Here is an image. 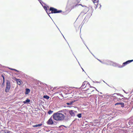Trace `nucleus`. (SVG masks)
I'll list each match as a JSON object with an SVG mask.
<instances>
[{"mask_svg": "<svg viewBox=\"0 0 133 133\" xmlns=\"http://www.w3.org/2000/svg\"><path fill=\"white\" fill-rule=\"evenodd\" d=\"M99 0H93V1L94 3H97Z\"/></svg>", "mask_w": 133, "mask_h": 133, "instance_id": "obj_17", "label": "nucleus"}, {"mask_svg": "<svg viewBox=\"0 0 133 133\" xmlns=\"http://www.w3.org/2000/svg\"><path fill=\"white\" fill-rule=\"evenodd\" d=\"M67 105H69L70 104L69 103H67Z\"/></svg>", "mask_w": 133, "mask_h": 133, "instance_id": "obj_21", "label": "nucleus"}, {"mask_svg": "<svg viewBox=\"0 0 133 133\" xmlns=\"http://www.w3.org/2000/svg\"><path fill=\"white\" fill-rule=\"evenodd\" d=\"M14 71H17V72H18L19 71H18V70H16L15 69V70Z\"/></svg>", "mask_w": 133, "mask_h": 133, "instance_id": "obj_23", "label": "nucleus"}, {"mask_svg": "<svg viewBox=\"0 0 133 133\" xmlns=\"http://www.w3.org/2000/svg\"><path fill=\"white\" fill-rule=\"evenodd\" d=\"M2 77L3 78H3H4V76L3 75H2Z\"/></svg>", "mask_w": 133, "mask_h": 133, "instance_id": "obj_25", "label": "nucleus"}, {"mask_svg": "<svg viewBox=\"0 0 133 133\" xmlns=\"http://www.w3.org/2000/svg\"><path fill=\"white\" fill-rule=\"evenodd\" d=\"M47 123L48 124H49V125H52V124H54V123L52 119V117H51L48 120L47 122Z\"/></svg>", "mask_w": 133, "mask_h": 133, "instance_id": "obj_7", "label": "nucleus"}, {"mask_svg": "<svg viewBox=\"0 0 133 133\" xmlns=\"http://www.w3.org/2000/svg\"><path fill=\"white\" fill-rule=\"evenodd\" d=\"M78 5H81V6H82L83 7V6L81 4H76V5H75V6H76Z\"/></svg>", "mask_w": 133, "mask_h": 133, "instance_id": "obj_18", "label": "nucleus"}, {"mask_svg": "<svg viewBox=\"0 0 133 133\" xmlns=\"http://www.w3.org/2000/svg\"><path fill=\"white\" fill-rule=\"evenodd\" d=\"M42 124L41 123L40 124H36V125H34L32 126L33 127H39L42 126Z\"/></svg>", "mask_w": 133, "mask_h": 133, "instance_id": "obj_12", "label": "nucleus"}, {"mask_svg": "<svg viewBox=\"0 0 133 133\" xmlns=\"http://www.w3.org/2000/svg\"><path fill=\"white\" fill-rule=\"evenodd\" d=\"M90 84L89 82L87 81H84L81 87L82 89H85L86 90L87 87H89Z\"/></svg>", "mask_w": 133, "mask_h": 133, "instance_id": "obj_4", "label": "nucleus"}, {"mask_svg": "<svg viewBox=\"0 0 133 133\" xmlns=\"http://www.w3.org/2000/svg\"><path fill=\"white\" fill-rule=\"evenodd\" d=\"M14 79L16 82L17 84L18 85H20L23 83L22 80L20 79H17L16 78H15Z\"/></svg>", "mask_w": 133, "mask_h": 133, "instance_id": "obj_8", "label": "nucleus"}, {"mask_svg": "<svg viewBox=\"0 0 133 133\" xmlns=\"http://www.w3.org/2000/svg\"><path fill=\"white\" fill-rule=\"evenodd\" d=\"M121 105V107H124V104L123 103H116L115 104V105Z\"/></svg>", "mask_w": 133, "mask_h": 133, "instance_id": "obj_10", "label": "nucleus"}, {"mask_svg": "<svg viewBox=\"0 0 133 133\" xmlns=\"http://www.w3.org/2000/svg\"><path fill=\"white\" fill-rule=\"evenodd\" d=\"M95 89L97 90L96 89L95 87H91L90 85L89 87H87L85 90L87 91V92L88 94H91V93L94 91Z\"/></svg>", "mask_w": 133, "mask_h": 133, "instance_id": "obj_2", "label": "nucleus"}, {"mask_svg": "<svg viewBox=\"0 0 133 133\" xmlns=\"http://www.w3.org/2000/svg\"><path fill=\"white\" fill-rule=\"evenodd\" d=\"M98 60L100 62H101V63H102V61H101V60H99V59H98Z\"/></svg>", "mask_w": 133, "mask_h": 133, "instance_id": "obj_24", "label": "nucleus"}, {"mask_svg": "<svg viewBox=\"0 0 133 133\" xmlns=\"http://www.w3.org/2000/svg\"><path fill=\"white\" fill-rule=\"evenodd\" d=\"M69 113L72 116H75V111L71 110L69 111Z\"/></svg>", "mask_w": 133, "mask_h": 133, "instance_id": "obj_9", "label": "nucleus"}, {"mask_svg": "<svg viewBox=\"0 0 133 133\" xmlns=\"http://www.w3.org/2000/svg\"><path fill=\"white\" fill-rule=\"evenodd\" d=\"M77 116L79 118H81L82 117V114H78Z\"/></svg>", "mask_w": 133, "mask_h": 133, "instance_id": "obj_16", "label": "nucleus"}, {"mask_svg": "<svg viewBox=\"0 0 133 133\" xmlns=\"http://www.w3.org/2000/svg\"><path fill=\"white\" fill-rule=\"evenodd\" d=\"M132 61H133V59L127 61L126 62L123 63L122 65L121 66L119 67L120 68H122L126 65L127 64H128L129 63L132 62Z\"/></svg>", "mask_w": 133, "mask_h": 133, "instance_id": "obj_6", "label": "nucleus"}, {"mask_svg": "<svg viewBox=\"0 0 133 133\" xmlns=\"http://www.w3.org/2000/svg\"><path fill=\"white\" fill-rule=\"evenodd\" d=\"M3 84L4 83V81H5L4 78H3Z\"/></svg>", "mask_w": 133, "mask_h": 133, "instance_id": "obj_19", "label": "nucleus"}, {"mask_svg": "<svg viewBox=\"0 0 133 133\" xmlns=\"http://www.w3.org/2000/svg\"><path fill=\"white\" fill-rule=\"evenodd\" d=\"M63 126L64 127H65L63 125Z\"/></svg>", "mask_w": 133, "mask_h": 133, "instance_id": "obj_26", "label": "nucleus"}, {"mask_svg": "<svg viewBox=\"0 0 133 133\" xmlns=\"http://www.w3.org/2000/svg\"><path fill=\"white\" fill-rule=\"evenodd\" d=\"M30 90L29 88H26L25 90V94H28L30 92Z\"/></svg>", "mask_w": 133, "mask_h": 133, "instance_id": "obj_11", "label": "nucleus"}, {"mask_svg": "<svg viewBox=\"0 0 133 133\" xmlns=\"http://www.w3.org/2000/svg\"><path fill=\"white\" fill-rule=\"evenodd\" d=\"M53 112V111H52L51 110H49L48 111V114H52V113Z\"/></svg>", "mask_w": 133, "mask_h": 133, "instance_id": "obj_15", "label": "nucleus"}, {"mask_svg": "<svg viewBox=\"0 0 133 133\" xmlns=\"http://www.w3.org/2000/svg\"><path fill=\"white\" fill-rule=\"evenodd\" d=\"M10 69L12 70H15V69Z\"/></svg>", "mask_w": 133, "mask_h": 133, "instance_id": "obj_22", "label": "nucleus"}, {"mask_svg": "<svg viewBox=\"0 0 133 133\" xmlns=\"http://www.w3.org/2000/svg\"><path fill=\"white\" fill-rule=\"evenodd\" d=\"M49 10L51 11V13H59L62 12V10H57V9L53 7H50L49 9Z\"/></svg>", "mask_w": 133, "mask_h": 133, "instance_id": "obj_5", "label": "nucleus"}, {"mask_svg": "<svg viewBox=\"0 0 133 133\" xmlns=\"http://www.w3.org/2000/svg\"><path fill=\"white\" fill-rule=\"evenodd\" d=\"M6 86L5 89V91L6 92H9L11 87L10 83V81L7 80L6 82Z\"/></svg>", "mask_w": 133, "mask_h": 133, "instance_id": "obj_3", "label": "nucleus"}, {"mask_svg": "<svg viewBox=\"0 0 133 133\" xmlns=\"http://www.w3.org/2000/svg\"><path fill=\"white\" fill-rule=\"evenodd\" d=\"M30 102V100L29 99H27L26 100H25V101L24 102H23V103L24 104L26 103H29Z\"/></svg>", "mask_w": 133, "mask_h": 133, "instance_id": "obj_13", "label": "nucleus"}, {"mask_svg": "<svg viewBox=\"0 0 133 133\" xmlns=\"http://www.w3.org/2000/svg\"><path fill=\"white\" fill-rule=\"evenodd\" d=\"M43 97L44 98H45L47 99H48L49 98V96H48L46 95H44L43 96Z\"/></svg>", "mask_w": 133, "mask_h": 133, "instance_id": "obj_14", "label": "nucleus"}, {"mask_svg": "<svg viewBox=\"0 0 133 133\" xmlns=\"http://www.w3.org/2000/svg\"><path fill=\"white\" fill-rule=\"evenodd\" d=\"M132 94L131 95V96H132L133 97L132 99L133 100V92H132Z\"/></svg>", "mask_w": 133, "mask_h": 133, "instance_id": "obj_20", "label": "nucleus"}, {"mask_svg": "<svg viewBox=\"0 0 133 133\" xmlns=\"http://www.w3.org/2000/svg\"><path fill=\"white\" fill-rule=\"evenodd\" d=\"M68 111L66 109L63 110L55 113L52 116L54 119L56 121L63 120L65 118L68 117Z\"/></svg>", "mask_w": 133, "mask_h": 133, "instance_id": "obj_1", "label": "nucleus"}]
</instances>
